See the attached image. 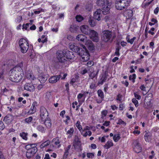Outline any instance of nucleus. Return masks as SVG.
Segmentation results:
<instances>
[{"label":"nucleus","instance_id":"53","mask_svg":"<svg viewBox=\"0 0 159 159\" xmlns=\"http://www.w3.org/2000/svg\"><path fill=\"white\" fill-rule=\"evenodd\" d=\"M155 28L153 27H152L151 28V30L148 31V33L151 34L152 35H154V32H153L155 30Z\"/></svg>","mask_w":159,"mask_h":159},{"label":"nucleus","instance_id":"30","mask_svg":"<svg viewBox=\"0 0 159 159\" xmlns=\"http://www.w3.org/2000/svg\"><path fill=\"white\" fill-rule=\"evenodd\" d=\"M37 129L39 131L42 133H45V132L46 129L42 126L41 125H38L37 127Z\"/></svg>","mask_w":159,"mask_h":159},{"label":"nucleus","instance_id":"11","mask_svg":"<svg viewBox=\"0 0 159 159\" xmlns=\"http://www.w3.org/2000/svg\"><path fill=\"white\" fill-rule=\"evenodd\" d=\"M133 149L134 152L137 153L140 152L142 150V148L137 140L134 141Z\"/></svg>","mask_w":159,"mask_h":159},{"label":"nucleus","instance_id":"32","mask_svg":"<svg viewBox=\"0 0 159 159\" xmlns=\"http://www.w3.org/2000/svg\"><path fill=\"white\" fill-rule=\"evenodd\" d=\"M50 143V141L49 140L46 141L40 146V147L41 148H43L45 147L48 145Z\"/></svg>","mask_w":159,"mask_h":159},{"label":"nucleus","instance_id":"28","mask_svg":"<svg viewBox=\"0 0 159 159\" xmlns=\"http://www.w3.org/2000/svg\"><path fill=\"white\" fill-rule=\"evenodd\" d=\"M39 80L41 83H43L47 80V78L43 75H40L39 77Z\"/></svg>","mask_w":159,"mask_h":159},{"label":"nucleus","instance_id":"12","mask_svg":"<svg viewBox=\"0 0 159 159\" xmlns=\"http://www.w3.org/2000/svg\"><path fill=\"white\" fill-rule=\"evenodd\" d=\"M40 112L41 118L42 120L45 119L46 117L48 115V112L47 110L43 106L40 107Z\"/></svg>","mask_w":159,"mask_h":159},{"label":"nucleus","instance_id":"21","mask_svg":"<svg viewBox=\"0 0 159 159\" xmlns=\"http://www.w3.org/2000/svg\"><path fill=\"white\" fill-rule=\"evenodd\" d=\"M36 105L37 102H33L31 107L30 110L28 112L30 114H32L36 112V108L35 106Z\"/></svg>","mask_w":159,"mask_h":159},{"label":"nucleus","instance_id":"60","mask_svg":"<svg viewBox=\"0 0 159 159\" xmlns=\"http://www.w3.org/2000/svg\"><path fill=\"white\" fill-rule=\"evenodd\" d=\"M140 89L143 91H145L146 88L143 85H141L140 87Z\"/></svg>","mask_w":159,"mask_h":159},{"label":"nucleus","instance_id":"45","mask_svg":"<svg viewBox=\"0 0 159 159\" xmlns=\"http://www.w3.org/2000/svg\"><path fill=\"white\" fill-rule=\"evenodd\" d=\"M22 20V16H18L16 20V21L18 23H19L21 22Z\"/></svg>","mask_w":159,"mask_h":159},{"label":"nucleus","instance_id":"19","mask_svg":"<svg viewBox=\"0 0 159 159\" xmlns=\"http://www.w3.org/2000/svg\"><path fill=\"white\" fill-rule=\"evenodd\" d=\"M93 17L92 16H90L88 19V23L89 25L92 26L94 27L95 26L96 24V20H95Z\"/></svg>","mask_w":159,"mask_h":159},{"label":"nucleus","instance_id":"23","mask_svg":"<svg viewBox=\"0 0 159 159\" xmlns=\"http://www.w3.org/2000/svg\"><path fill=\"white\" fill-rule=\"evenodd\" d=\"M44 124L47 128L49 129L51 127L52 123L49 118H47L45 119Z\"/></svg>","mask_w":159,"mask_h":159},{"label":"nucleus","instance_id":"18","mask_svg":"<svg viewBox=\"0 0 159 159\" xmlns=\"http://www.w3.org/2000/svg\"><path fill=\"white\" fill-rule=\"evenodd\" d=\"M84 43L89 50H93L94 49L93 44L91 40L87 39Z\"/></svg>","mask_w":159,"mask_h":159},{"label":"nucleus","instance_id":"54","mask_svg":"<svg viewBox=\"0 0 159 159\" xmlns=\"http://www.w3.org/2000/svg\"><path fill=\"white\" fill-rule=\"evenodd\" d=\"M75 43H74L73 44H71L69 45V48L72 51L74 50V49L75 46Z\"/></svg>","mask_w":159,"mask_h":159},{"label":"nucleus","instance_id":"6","mask_svg":"<svg viewBox=\"0 0 159 159\" xmlns=\"http://www.w3.org/2000/svg\"><path fill=\"white\" fill-rule=\"evenodd\" d=\"M129 0H117L115 3V7L118 10L125 9L129 3Z\"/></svg>","mask_w":159,"mask_h":159},{"label":"nucleus","instance_id":"39","mask_svg":"<svg viewBox=\"0 0 159 159\" xmlns=\"http://www.w3.org/2000/svg\"><path fill=\"white\" fill-rule=\"evenodd\" d=\"M77 21L80 22L83 20V17L80 15H77L75 17Z\"/></svg>","mask_w":159,"mask_h":159},{"label":"nucleus","instance_id":"61","mask_svg":"<svg viewBox=\"0 0 159 159\" xmlns=\"http://www.w3.org/2000/svg\"><path fill=\"white\" fill-rule=\"evenodd\" d=\"M124 107L123 104H120L119 105V109L120 110L122 111L123 110Z\"/></svg>","mask_w":159,"mask_h":159},{"label":"nucleus","instance_id":"25","mask_svg":"<svg viewBox=\"0 0 159 159\" xmlns=\"http://www.w3.org/2000/svg\"><path fill=\"white\" fill-rule=\"evenodd\" d=\"M113 145V143L112 140L108 141L104 146V147L106 149H108Z\"/></svg>","mask_w":159,"mask_h":159},{"label":"nucleus","instance_id":"56","mask_svg":"<svg viewBox=\"0 0 159 159\" xmlns=\"http://www.w3.org/2000/svg\"><path fill=\"white\" fill-rule=\"evenodd\" d=\"M107 113V111L106 110H103L101 112L102 116H106Z\"/></svg>","mask_w":159,"mask_h":159},{"label":"nucleus","instance_id":"20","mask_svg":"<svg viewBox=\"0 0 159 159\" xmlns=\"http://www.w3.org/2000/svg\"><path fill=\"white\" fill-rule=\"evenodd\" d=\"M76 38L78 41L83 42L84 43L87 39V38L86 36L82 34L78 35L76 36Z\"/></svg>","mask_w":159,"mask_h":159},{"label":"nucleus","instance_id":"7","mask_svg":"<svg viewBox=\"0 0 159 159\" xmlns=\"http://www.w3.org/2000/svg\"><path fill=\"white\" fill-rule=\"evenodd\" d=\"M19 46L21 52L23 53H26L29 48V44L27 41L25 39H21L19 41Z\"/></svg>","mask_w":159,"mask_h":159},{"label":"nucleus","instance_id":"36","mask_svg":"<svg viewBox=\"0 0 159 159\" xmlns=\"http://www.w3.org/2000/svg\"><path fill=\"white\" fill-rule=\"evenodd\" d=\"M150 136V133L149 132H147L145 134L144 137L146 141H149Z\"/></svg>","mask_w":159,"mask_h":159},{"label":"nucleus","instance_id":"33","mask_svg":"<svg viewBox=\"0 0 159 159\" xmlns=\"http://www.w3.org/2000/svg\"><path fill=\"white\" fill-rule=\"evenodd\" d=\"M97 93L98 96L102 100L104 98V93L101 90H98L97 91Z\"/></svg>","mask_w":159,"mask_h":159},{"label":"nucleus","instance_id":"40","mask_svg":"<svg viewBox=\"0 0 159 159\" xmlns=\"http://www.w3.org/2000/svg\"><path fill=\"white\" fill-rule=\"evenodd\" d=\"M75 125L79 130L81 131L82 130V127L81 125H80V122L79 121H77Z\"/></svg>","mask_w":159,"mask_h":159},{"label":"nucleus","instance_id":"57","mask_svg":"<svg viewBox=\"0 0 159 159\" xmlns=\"http://www.w3.org/2000/svg\"><path fill=\"white\" fill-rule=\"evenodd\" d=\"M136 38L135 37H134L132 39H130L129 41H128V43H130L131 44H132Z\"/></svg>","mask_w":159,"mask_h":159},{"label":"nucleus","instance_id":"34","mask_svg":"<svg viewBox=\"0 0 159 159\" xmlns=\"http://www.w3.org/2000/svg\"><path fill=\"white\" fill-rule=\"evenodd\" d=\"M84 131V130H83L82 132H81V134L84 137H86L88 135L89 136H90L92 134V132L90 130L86 132L84 134H83Z\"/></svg>","mask_w":159,"mask_h":159},{"label":"nucleus","instance_id":"15","mask_svg":"<svg viewBox=\"0 0 159 159\" xmlns=\"http://www.w3.org/2000/svg\"><path fill=\"white\" fill-rule=\"evenodd\" d=\"M102 10L100 9H97L93 14V18L95 20L99 21L101 20Z\"/></svg>","mask_w":159,"mask_h":159},{"label":"nucleus","instance_id":"51","mask_svg":"<svg viewBox=\"0 0 159 159\" xmlns=\"http://www.w3.org/2000/svg\"><path fill=\"white\" fill-rule=\"evenodd\" d=\"M47 41V38H45L44 39H42L41 40V39L39 38L38 39V41L39 42H42V43H43L45 42H46Z\"/></svg>","mask_w":159,"mask_h":159},{"label":"nucleus","instance_id":"9","mask_svg":"<svg viewBox=\"0 0 159 159\" xmlns=\"http://www.w3.org/2000/svg\"><path fill=\"white\" fill-rule=\"evenodd\" d=\"M73 146L75 149H79L80 151L82 150L81 144L80 139L78 136H76L73 141Z\"/></svg>","mask_w":159,"mask_h":159},{"label":"nucleus","instance_id":"3","mask_svg":"<svg viewBox=\"0 0 159 159\" xmlns=\"http://www.w3.org/2000/svg\"><path fill=\"white\" fill-rule=\"evenodd\" d=\"M97 4L98 6L102 7V12L103 14L106 15L108 13L111 5L110 0H97Z\"/></svg>","mask_w":159,"mask_h":159},{"label":"nucleus","instance_id":"50","mask_svg":"<svg viewBox=\"0 0 159 159\" xmlns=\"http://www.w3.org/2000/svg\"><path fill=\"white\" fill-rule=\"evenodd\" d=\"M88 71V70L87 69L83 68L81 71V73L82 75H84L86 73H87Z\"/></svg>","mask_w":159,"mask_h":159},{"label":"nucleus","instance_id":"24","mask_svg":"<svg viewBox=\"0 0 159 159\" xmlns=\"http://www.w3.org/2000/svg\"><path fill=\"white\" fill-rule=\"evenodd\" d=\"M124 14L126 17L129 18L133 16V11L131 10H127L125 12Z\"/></svg>","mask_w":159,"mask_h":159},{"label":"nucleus","instance_id":"2","mask_svg":"<svg viewBox=\"0 0 159 159\" xmlns=\"http://www.w3.org/2000/svg\"><path fill=\"white\" fill-rule=\"evenodd\" d=\"M23 63L21 62L11 70L9 72V79L12 82H18L22 79L20 72L22 70Z\"/></svg>","mask_w":159,"mask_h":159},{"label":"nucleus","instance_id":"42","mask_svg":"<svg viewBox=\"0 0 159 159\" xmlns=\"http://www.w3.org/2000/svg\"><path fill=\"white\" fill-rule=\"evenodd\" d=\"M32 119L33 117L31 116H30L28 118H25V120L26 122L28 123H29L32 121Z\"/></svg>","mask_w":159,"mask_h":159},{"label":"nucleus","instance_id":"38","mask_svg":"<svg viewBox=\"0 0 159 159\" xmlns=\"http://www.w3.org/2000/svg\"><path fill=\"white\" fill-rule=\"evenodd\" d=\"M81 49H83V48H80L77 46L75 44V46L74 48V50H73V51L77 52L79 53V52H80L81 50Z\"/></svg>","mask_w":159,"mask_h":159},{"label":"nucleus","instance_id":"48","mask_svg":"<svg viewBox=\"0 0 159 159\" xmlns=\"http://www.w3.org/2000/svg\"><path fill=\"white\" fill-rule=\"evenodd\" d=\"M87 156L89 158H92L94 157V154L93 153H88Z\"/></svg>","mask_w":159,"mask_h":159},{"label":"nucleus","instance_id":"22","mask_svg":"<svg viewBox=\"0 0 159 159\" xmlns=\"http://www.w3.org/2000/svg\"><path fill=\"white\" fill-rule=\"evenodd\" d=\"M25 76L27 78L29 79L31 81L34 80V78H35L34 76L30 71H28L26 73Z\"/></svg>","mask_w":159,"mask_h":159},{"label":"nucleus","instance_id":"10","mask_svg":"<svg viewBox=\"0 0 159 159\" xmlns=\"http://www.w3.org/2000/svg\"><path fill=\"white\" fill-rule=\"evenodd\" d=\"M91 39L93 41L95 42H98L99 40V38L98 37V33L93 30H91L90 33L89 34Z\"/></svg>","mask_w":159,"mask_h":159},{"label":"nucleus","instance_id":"64","mask_svg":"<svg viewBox=\"0 0 159 159\" xmlns=\"http://www.w3.org/2000/svg\"><path fill=\"white\" fill-rule=\"evenodd\" d=\"M91 147L93 149H95L97 147L95 144L93 143L91 144Z\"/></svg>","mask_w":159,"mask_h":159},{"label":"nucleus","instance_id":"29","mask_svg":"<svg viewBox=\"0 0 159 159\" xmlns=\"http://www.w3.org/2000/svg\"><path fill=\"white\" fill-rule=\"evenodd\" d=\"M71 147V145H68V146L66 148L65 152H64V157H66L68 155L69 153V150L70 149Z\"/></svg>","mask_w":159,"mask_h":159},{"label":"nucleus","instance_id":"46","mask_svg":"<svg viewBox=\"0 0 159 159\" xmlns=\"http://www.w3.org/2000/svg\"><path fill=\"white\" fill-rule=\"evenodd\" d=\"M120 49V48L119 47H118L116 48V49L115 52V55H116V56H120V53H119Z\"/></svg>","mask_w":159,"mask_h":159},{"label":"nucleus","instance_id":"55","mask_svg":"<svg viewBox=\"0 0 159 159\" xmlns=\"http://www.w3.org/2000/svg\"><path fill=\"white\" fill-rule=\"evenodd\" d=\"M30 23H26V24H23L22 25L23 29L26 30L29 27Z\"/></svg>","mask_w":159,"mask_h":159},{"label":"nucleus","instance_id":"16","mask_svg":"<svg viewBox=\"0 0 159 159\" xmlns=\"http://www.w3.org/2000/svg\"><path fill=\"white\" fill-rule=\"evenodd\" d=\"M53 146L57 148H59L61 146L60 141L58 137L53 139L52 142Z\"/></svg>","mask_w":159,"mask_h":159},{"label":"nucleus","instance_id":"4","mask_svg":"<svg viewBox=\"0 0 159 159\" xmlns=\"http://www.w3.org/2000/svg\"><path fill=\"white\" fill-rule=\"evenodd\" d=\"M35 144L27 145L25 148L27 149L26 154V156L28 159L32 157L36 153L37 151V148Z\"/></svg>","mask_w":159,"mask_h":159},{"label":"nucleus","instance_id":"43","mask_svg":"<svg viewBox=\"0 0 159 159\" xmlns=\"http://www.w3.org/2000/svg\"><path fill=\"white\" fill-rule=\"evenodd\" d=\"M89 78L93 79L94 77L97 76V73H96V74H95V73L91 72L89 74Z\"/></svg>","mask_w":159,"mask_h":159},{"label":"nucleus","instance_id":"44","mask_svg":"<svg viewBox=\"0 0 159 159\" xmlns=\"http://www.w3.org/2000/svg\"><path fill=\"white\" fill-rule=\"evenodd\" d=\"M132 102L134 104L136 107H137L139 106L138 102L136 98H133L132 99Z\"/></svg>","mask_w":159,"mask_h":159},{"label":"nucleus","instance_id":"13","mask_svg":"<svg viewBox=\"0 0 159 159\" xmlns=\"http://www.w3.org/2000/svg\"><path fill=\"white\" fill-rule=\"evenodd\" d=\"M80 29L82 33L87 35H89L91 30L89 26L86 25H83L81 26Z\"/></svg>","mask_w":159,"mask_h":159},{"label":"nucleus","instance_id":"14","mask_svg":"<svg viewBox=\"0 0 159 159\" xmlns=\"http://www.w3.org/2000/svg\"><path fill=\"white\" fill-rule=\"evenodd\" d=\"M24 89L30 92H33L35 90L34 87L31 83H26L24 85Z\"/></svg>","mask_w":159,"mask_h":159},{"label":"nucleus","instance_id":"62","mask_svg":"<svg viewBox=\"0 0 159 159\" xmlns=\"http://www.w3.org/2000/svg\"><path fill=\"white\" fill-rule=\"evenodd\" d=\"M159 10V8L158 7H157L154 10V13L156 14H157Z\"/></svg>","mask_w":159,"mask_h":159},{"label":"nucleus","instance_id":"5","mask_svg":"<svg viewBox=\"0 0 159 159\" xmlns=\"http://www.w3.org/2000/svg\"><path fill=\"white\" fill-rule=\"evenodd\" d=\"M115 37L113 33L109 30H104L102 32L101 40L105 42H107L110 40L112 41Z\"/></svg>","mask_w":159,"mask_h":159},{"label":"nucleus","instance_id":"52","mask_svg":"<svg viewBox=\"0 0 159 159\" xmlns=\"http://www.w3.org/2000/svg\"><path fill=\"white\" fill-rule=\"evenodd\" d=\"M117 124L119 125H126V123H125L124 121H123L121 119H120L118 121V122L117 123Z\"/></svg>","mask_w":159,"mask_h":159},{"label":"nucleus","instance_id":"35","mask_svg":"<svg viewBox=\"0 0 159 159\" xmlns=\"http://www.w3.org/2000/svg\"><path fill=\"white\" fill-rule=\"evenodd\" d=\"M27 134L24 132H22L20 133V135L22 139L25 140H27Z\"/></svg>","mask_w":159,"mask_h":159},{"label":"nucleus","instance_id":"17","mask_svg":"<svg viewBox=\"0 0 159 159\" xmlns=\"http://www.w3.org/2000/svg\"><path fill=\"white\" fill-rule=\"evenodd\" d=\"M61 77V75H60L52 76L49 79V82L51 83H55L59 80Z\"/></svg>","mask_w":159,"mask_h":159},{"label":"nucleus","instance_id":"1","mask_svg":"<svg viewBox=\"0 0 159 159\" xmlns=\"http://www.w3.org/2000/svg\"><path fill=\"white\" fill-rule=\"evenodd\" d=\"M57 58L59 62L65 63L68 65L70 63L69 60L74 59L75 56L72 52L65 50L58 51L56 53Z\"/></svg>","mask_w":159,"mask_h":159},{"label":"nucleus","instance_id":"63","mask_svg":"<svg viewBox=\"0 0 159 159\" xmlns=\"http://www.w3.org/2000/svg\"><path fill=\"white\" fill-rule=\"evenodd\" d=\"M44 159H50V157L48 154H45Z\"/></svg>","mask_w":159,"mask_h":159},{"label":"nucleus","instance_id":"59","mask_svg":"<svg viewBox=\"0 0 159 159\" xmlns=\"http://www.w3.org/2000/svg\"><path fill=\"white\" fill-rule=\"evenodd\" d=\"M110 123V122L109 121H106L103 124V125L104 126H107L109 125Z\"/></svg>","mask_w":159,"mask_h":159},{"label":"nucleus","instance_id":"41","mask_svg":"<svg viewBox=\"0 0 159 159\" xmlns=\"http://www.w3.org/2000/svg\"><path fill=\"white\" fill-rule=\"evenodd\" d=\"M136 78V75L133 74L132 75H130L129 76V80H132V82L134 83L135 82V80Z\"/></svg>","mask_w":159,"mask_h":159},{"label":"nucleus","instance_id":"8","mask_svg":"<svg viewBox=\"0 0 159 159\" xmlns=\"http://www.w3.org/2000/svg\"><path fill=\"white\" fill-rule=\"evenodd\" d=\"M81 46L83 49H81V50L78 54L81 57L82 60L83 61H87L89 60V58L88 52L84 45L81 44Z\"/></svg>","mask_w":159,"mask_h":159},{"label":"nucleus","instance_id":"58","mask_svg":"<svg viewBox=\"0 0 159 159\" xmlns=\"http://www.w3.org/2000/svg\"><path fill=\"white\" fill-rule=\"evenodd\" d=\"M121 45L123 47H124L127 44V43L126 42H125L124 41H122L121 42Z\"/></svg>","mask_w":159,"mask_h":159},{"label":"nucleus","instance_id":"49","mask_svg":"<svg viewBox=\"0 0 159 159\" xmlns=\"http://www.w3.org/2000/svg\"><path fill=\"white\" fill-rule=\"evenodd\" d=\"M122 96L121 94H119L117 96L116 100L117 101H119L120 102H121V98Z\"/></svg>","mask_w":159,"mask_h":159},{"label":"nucleus","instance_id":"37","mask_svg":"<svg viewBox=\"0 0 159 159\" xmlns=\"http://www.w3.org/2000/svg\"><path fill=\"white\" fill-rule=\"evenodd\" d=\"M120 137L119 134H117V135H115L113 136V139L114 140L115 142H117L119 141L120 139Z\"/></svg>","mask_w":159,"mask_h":159},{"label":"nucleus","instance_id":"26","mask_svg":"<svg viewBox=\"0 0 159 159\" xmlns=\"http://www.w3.org/2000/svg\"><path fill=\"white\" fill-rule=\"evenodd\" d=\"M68 129V127H66L65 129V130L67 132V134H69L70 137H71L74 131V129L73 128H70L69 130H67Z\"/></svg>","mask_w":159,"mask_h":159},{"label":"nucleus","instance_id":"31","mask_svg":"<svg viewBox=\"0 0 159 159\" xmlns=\"http://www.w3.org/2000/svg\"><path fill=\"white\" fill-rule=\"evenodd\" d=\"M52 91H49L47 92L46 93L45 98L47 99H49L52 97Z\"/></svg>","mask_w":159,"mask_h":159},{"label":"nucleus","instance_id":"27","mask_svg":"<svg viewBox=\"0 0 159 159\" xmlns=\"http://www.w3.org/2000/svg\"><path fill=\"white\" fill-rule=\"evenodd\" d=\"M107 77L105 75H103L98 81V84H102L106 80Z\"/></svg>","mask_w":159,"mask_h":159},{"label":"nucleus","instance_id":"47","mask_svg":"<svg viewBox=\"0 0 159 159\" xmlns=\"http://www.w3.org/2000/svg\"><path fill=\"white\" fill-rule=\"evenodd\" d=\"M134 95L135 97L138 100H139L141 98V97L140 95H139L137 92H135L134 93Z\"/></svg>","mask_w":159,"mask_h":159}]
</instances>
